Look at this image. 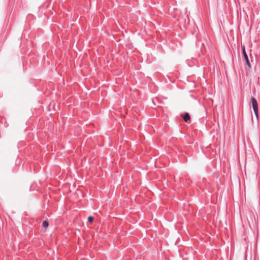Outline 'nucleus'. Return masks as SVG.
<instances>
[{
  "mask_svg": "<svg viewBox=\"0 0 260 260\" xmlns=\"http://www.w3.org/2000/svg\"><path fill=\"white\" fill-rule=\"evenodd\" d=\"M183 118L185 122H187L190 120V116L188 113H186L184 114Z\"/></svg>",
  "mask_w": 260,
  "mask_h": 260,
  "instance_id": "nucleus-3",
  "label": "nucleus"
},
{
  "mask_svg": "<svg viewBox=\"0 0 260 260\" xmlns=\"http://www.w3.org/2000/svg\"><path fill=\"white\" fill-rule=\"evenodd\" d=\"M242 54H243V55L244 56V58L245 60V61H246V65L247 66V67L249 68H251V64L250 63V61L249 60V59H248V55L246 52V51H245V46L243 45V46H242Z\"/></svg>",
  "mask_w": 260,
  "mask_h": 260,
  "instance_id": "nucleus-2",
  "label": "nucleus"
},
{
  "mask_svg": "<svg viewBox=\"0 0 260 260\" xmlns=\"http://www.w3.org/2000/svg\"><path fill=\"white\" fill-rule=\"evenodd\" d=\"M251 103L255 116L258 118V108L257 101L254 98H252L251 99Z\"/></svg>",
  "mask_w": 260,
  "mask_h": 260,
  "instance_id": "nucleus-1",
  "label": "nucleus"
},
{
  "mask_svg": "<svg viewBox=\"0 0 260 260\" xmlns=\"http://www.w3.org/2000/svg\"><path fill=\"white\" fill-rule=\"evenodd\" d=\"M94 218L92 216H89L88 217V221L89 222H92L93 221Z\"/></svg>",
  "mask_w": 260,
  "mask_h": 260,
  "instance_id": "nucleus-5",
  "label": "nucleus"
},
{
  "mask_svg": "<svg viewBox=\"0 0 260 260\" xmlns=\"http://www.w3.org/2000/svg\"><path fill=\"white\" fill-rule=\"evenodd\" d=\"M49 225V223L46 220H45L42 223V226L44 227V228H47Z\"/></svg>",
  "mask_w": 260,
  "mask_h": 260,
  "instance_id": "nucleus-4",
  "label": "nucleus"
}]
</instances>
